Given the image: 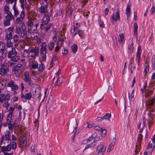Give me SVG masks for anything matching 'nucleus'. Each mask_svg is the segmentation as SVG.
<instances>
[{
	"label": "nucleus",
	"mask_w": 155,
	"mask_h": 155,
	"mask_svg": "<svg viewBox=\"0 0 155 155\" xmlns=\"http://www.w3.org/2000/svg\"><path fill=\"white\" fill-rule=\"evenodd\" d=\"M134 35H136L137 34L138 29V25L136 23H134Z\"/></svg>",
	"instance_id": "obj_25"
},
{
	"label": "nucleus",
	"mask_w": 155,
	"mask_h": 155,
	"mask_svg": "<svg viewBox=\"0 0 155 155\" xmlns=\"http://www.w3.org/2000/svg\"><path fill=\"white\" fill-rule=\"evenodd\" d=\"M119 36L120 38H118V41L120 43H121L124 41V36L123 34H120Z\"/></svg>",
	"instance_id": "obj_32"
},
{
	"label": "nucleus",
	"mask_w": 155,
	"mask_h": 155,
	"mask_svg": "<svg viewBox=\"0 0 155 155\" xmlns=\"http://www.w3.org/2000/svg\"><path fill=\"white\" fill-rule=\"evenodd\" d=\"M26 139L25 137L22 139H20L18 140V142L20 143V147L21 148H23L24 147H26L27 144V141H25Z\"/></svg>",
	"instance_id": "obj_8"
},
{
	"label": "nucleus",
	"mask_w": 155,
	"mask_h": 155,
	"mask_svg": "<svg viewBox=\"0 0 155 155\" xmlns=\"http://www.w3.org/2000/svg\"><path fill=\"white\" fill-rule=\"evenodd\" d=\"M25 16V12L24 11H22L20 14V17L21 18H22L23 19Z\"/></svg>",
	"instance_id": "obj_60"
},
{
	"label": "nucleus",
	"mask_w": 155,
	"mask_h": 155,
	"mask_svg": "<svg viewBox=\"0 0 155 155\" xmlns=\"http://www.w3.org/2000/svg\"><path fill=\"white\" fill-rule=\"evenodd\" d=\"M6 50L5 44L2 42H0V52H2V57L4 55L6 56Z\"/></svg>",
	"instance_id": "obj_5"
},
{
	"label": "nucleus",
	"mask_w": 155,
	"mask_h": 155,
	"mask_svg": "<svg viewBox=\"0 0 155 155\" xmlns=\"http://www.w3.org/2000/svg\"><path fill=\"white\" fill-rule=\"evenodd\" d=\"M5 140L8 141H10L11 142L10 139L9 137V135L8 134H5Z\"/></svg>",
	"instance_id": "obj_59"
},
{
	"label": "nucleus",
	"mask_w": 155,
	"mask_h": 155,
	"mask_svg": "<svg viewBox=\"0 0 155 155\" xmlns=\"http://www.w3.org/2000/svg\"><path fill=\"white\" fill-rule=\"evenodd\" d=\"M33 20H29L27 22L28 25L30 27H32L33 25Z\"/></svg>",
	"instance_id": "obj_49"
},
{
	"label": "nucleus",
	"mask_w": 155,
	"mask_h": 155,
	"mask_svg": "<svg viewBox=\"0 0 155 155\" xmlns=\"http://www.w3.org/2000/svg\"><path fill=\"white\" fill-rule=\"evenodd\" d=\"M44 64H39V67L38 68V70L40 71H42L44 70Z\"/></svg>",
	"instance_id": "obj_42"
},
{
	"label": "nucleus",
	"mask_w": 155,
	"mask_h": 155,
	"mask_svg": "<svg viewBox=\"0 0 155 155\" xmlns=\"http://www.w3.org/2000/svg\"><path fill=\"white\" fill-rule=\"evenodd\" d=\"M10 21L5 20L4 22V24L5 26H8L10 25Z\"/></svg>",
	"instance_id": "obj_52"
},
{
	"label": "nucleus",
	"mask_w": 155,
	"mask_h": 155,
	"mask_svg": "<svg viewBox=\"0 0 155 155\" xmlns=\"http://www.w3.org/2000/svg\"><path fill=\"white\" fill-rule=\"evenodd\" d=\"M39 12L41 14L45 13L47 12V5H45L44 6H41L39 8Z\"/></svg>",
	"instance_id": "obj_11"
},
{
	"label": "nucleus",
	"mask_w": 155,
	"mask_h": 155,
	"mask_svg": "<svg viewBox=\"0 0 155 155\" xmlns=\"http://www.w3.org/2000/svg\"><path fill=\"white\" fill-rule=\"evenodd\" d=\"M77 34H78L80 37H81L83 35V33L81 30H78L74 33V36H75Z\"/></svg>",
	"instance_id": "obj_35"
},
{
	"label": "nucleus",
	"mask_w": 155,
	"mask_h": 155,
	"mask_svg": "<svg viewBox=\"0 0 155 155\" xmlns=\"http://www.w3.org/2000/svg\"><path fill=\"white\" fill-rule=\"evenodd\" d=\"M145 64L146 68L144 70V72L145 74H147V71H149V68L148 66V64L147 63H146Z\"/></svg>",
	"instance_id": "obj_46"
},
{
	"label": "nucleus",
	"mask_w": 155,
	"mask_h": 155,
	"mask_svg": "<svg viewBox=\"0 0 155 155\" xmlns=\"http://www.w3.org/2000/svg\"><path fill=\"white\" fill-rule=\"evenodd\" d=\"M7 73V69L5 68H2L0 69V74L4 75Z\"/></svg>",
	"instance_id": "obj_24"
},
{
	"label": "nucleus",
	"mask_w": 155,
	"mask_h": 155,
	"mask_svg": "<svg viewBox=\"0 0 155 155\" xmlns=\"http://www.w3.org/2000/svg\"><path fill=\"white\" fill-rule=\"evenodd\" d=\"M126 101L125 100V98H124V99L121 101L120 104L122 107L124 106L125 109H126Z\"/></svg>",
	"instance_id": "obj_41"
},
{
	"label": "nucleus",
	"mask_w": 155,
	"mask_h": 155,
	"mask_svg": "<svg viewBox=\"0 0 155 155\" xmlns=\"http://www.w3.org/2000/svg\"><path fill=\"white\" fill-rule=\"evenodd\" d=\"M42 24L41 25L40 28L41 29H44V26H45V25H47L48 23L47 22H45L43 21H41Z\"/></svg>",
	"instance_id": "obj_44"
},
{
	"label": "nucleus",
	"mask_w": 155,
	"mask_h": 155,
	"mask_svg": "<svg viewBox=\"0 0 155 155\" xmlns=\"http://www.w3.org/2000/svg\"><path fill=\"white\" fill-rule=\"evenodd\" d=\"M16 31L17 33L18 34H21V37H22L21 36V34H23V30H22V29L21 28V27H18V28H17L16 29Z\"/></svg>",
	"instance_id": "obj_28"
},
{
	"label": "nucleus",
	"mask_w": 155,
	"mask_h": 155,
	"mask_svg": "<svg viewBox=\"0 0 155 155\" xmlns=\"http://www.w3.org/2000/svg\"><path fill=\"white\" fill-rule=\"evenodd\" d=\"M152 67L153 69H155V59H153L152 60Z\"/></svg>",
	"instance_id": "obj_56"
},
{
	"label": "nucleus",
	"mask_w": 155,
	"mask_h": 155,
	"mask_svg": "<svg viewBox=\"0 0 155 155\" xmlns=\"http://www.w3.org/2000/svg\"><path fill=\"white\" fill-rule=\"evenodd\" d=\"M7 86L11 87L13 90H16L18 89V87L16 84H14V82L13 80H11L8 84Z\"/></svg>",
	"instance_id": "obj_9"
},
{
	"label": "nucleus",
	"mask_w": 155,
	"mask_h": 155,
	"mask_svg": "<svg viewBox=\"0 0 155 155\" xmlns=\"http://www.w3.org/2000/svg\"><path fill=\"white\" fill-rule=\"evenodd\" d=\"M12 120V117H11L10 116H9V117H8V115H7V123L8 124L9 123H11Z\"/></svg>",
	"instance_id": "obj_58"
},
{
	"label": "nucleus",
	"mask_w": 155,
	"mask_h": 155,
	"mask_svg": "<svg viewBox=\"0 0 155 155\" xmlns=\"http://www.w3.org/2000/svg\"><path fill=\"white\" fill-rule=\"evenodd\" d=\"M38 66V63L35 61H34L32 64V68L33 69H36Z\"/></svg>",
	"instance_id": "obj_36"
},
{
	"label": "nucleus",
	"mask_w": 155,
	"mask_h": 155,
	"mask_svg": "<svg viewBox=\"0 0 155 155\" xmlns=\"http://www.w3.org/2000/svg\"><path fill=\"white\" fill-rule=\"evenodd\" d=\"M8 128L10 130H11L13 129L12 124L11 123H9L8 124Z\"/></svg>",
	"instance_id": "obj_62"
},
{
	"label": "nucleus",
	"mask_w": 155,
	"mask_h": 155,
	"mask_svg": "<svg viewBox=\"0 0 155 155\" xmlns=\"http://www.w3.org/2000/svg\"><path fill=\"white\" fill-rule=\"evenodd\" d=\"M7 151H10L11 149V147L10 144L8 145L6 147Z\"/></svg>",
	"instance_id": "obj_61"
},
{
	"label": "nucleus",
	"mask_w": 155,
	"mask_h": 155,
	"mask_svg": "<svg viewBox=\"0 0 155 155\" xmlns=\"http://www.w3.org/2000/svg\"><path fill=\"white\" fill-rule=\"evenodd\" d=\"M32 95L31 93H27L25 94L24 98L25 100H30L32 97Z\"/></svg>",
	"instance_id": "obj_27"
},
{
	"label": "nucleus",
	"mask_w": 155,
	"mask_h": 155,
	"mask_svg": "<svg viewBox=\"0 0 155 155\" xmlns=\"http://www.w3.org/2000/svg\"><path fill=\"white\" fill-rule=\"evenodd\" d=\"M104 95L102 94L101 93H97L94 97L95 100H97L94 104L95 105L98 102L101 101L103 99Z\"/></svg>",
	"instance_id": "obj_6"
},
{
	"label": "nucleus",
	"mask_w": 155,
	"mask_h": 155,
	"mask_svg": "<svg viewBox=\"0 0 155 155\" xmlns=\"http://www.w3.org/2000/svg\"><path fill=\"white\" fill-rule=\"evenodd\" d=\"M143 135L142 134H140L137 138V144H139V146H141V142L142 140Z\"/></svg>",
	"instance_id": "obj_15"
},
{
	"label": "nucleus",
	"mask_w": 155,
	"mask_h": 155,
	"mask_svg": "<svg viewBox=\"0 0 155 155\" xmlns=\"http://www.w3.org/2000/svg\"><path fill=\"white\" fill-rule=\"evenodd\" d=\"M40 95V91L39 90H35L33 93V98L35 99L38 98Z\"/></svg>",
	"instance_id": "obj_13"
},
{
	"label": "nucleus",
	"mask_w": 155,
	"mask_h": 155,
	"mask_svg": "<svg viewBox=\"0 0 155 155\" xmlns=\"http://www.w3.org/2000/svg\"><path fill=\"white\" fill-rule=\"evenodd\" d=\"M4 10L5 13H7L9 11V8L8 6L5 5L4 8Z\"/></svg>",
	"instance_id": "obj_54"
},
{
	"label": "nucleus",
	"mask_w": 155,
	"mask_h": 155,
	"mask_svg": "<svg viewBox=\"0 0 155 155\" xmlns=\"http://www.w3.org/2000/svg\"><path fill=\"white\" fill-rule=\"evenodd\" d=\"M153 112H149V113L148 114L149 116L151 118L152 120H153L154 117V114L152 113Z\"/></svg>",
	"instance_id": "obj_50"
},
{
	"label": "nucleus",
	"mask_w": 155,
	"mask_h": 155,
	"mask_svg": "<svg viewBox=\"0 0 155 155\" xmlns=\"http://www.w3.org/2000/svg\"><path fill=\"white\" fill-rule=\"evenodd\" d=\"M104 116L105 117V119H106L107 120H110V118L111 117V114L110 113H107L105 114Z\"/></svg>",
	"instance_id": "obj_39"
},
{
	"label": "nucleus",
	"mask_w": 155,
	"mask_h": 155,
	"mask_svg": "<svg viewBox=\"0 0 155 155\" xmlns=\"http://www.w3.org/2000/svg\"><path fill=\"white\" fill-rule=\"evenodd\" d=\"M38 23H37L35 24V25H34L33 26H32V28H33V31H36L37 30V27L38 26Z\"/></svg>",
	"instance_id": "obj_55"
},
{
	"label": "nucleus",
	"mask_w": 155,
	"mask_h": 155,
	"mask_svg": "<svg viewBox=\"0 0 155 155\" xmlns=\"http://www.w3.org/2000/svg\"><path fill=\"white\" fill-rule=\"evenodd\" d=\"M77 49L78 47L77 45L74 44L73 46L72 47V51H73L74 54L76 52Z\"/></svg>",
	"instance_id": "obj_33"
},
{
	"label": "nucleus",
	"mask_w": 155,
	"mask_h": 155,
	"mask_svg": "<svg viewBox=\"0 0 155 155\" xmlns=\"http://www.w3.org/2000/svg\"><path fill=\"white\" fill-rule=\"evenodd\" d=\"M75 25H76V26H74V28H73V30H74V32L76 30H77V29L78 28H79V27H80V25H78V23H76L75 24Z\"/></svg>",
	"instance_id": "obj_57"
},
{
	"label": "nucleus",
	"mask_w": 155,
	"mask_h": 155,
	"mask_svg": "<svg viewBox=\"0 0 155 155\" xmlns=\"http://www.w3.org/2000/svg\"><path fill=\"white\" fill-rule=\"evenodd\" d=\"M41 48L40 50V53L45 52L46 53L47 49L46 48L47 45L45 42H43L41 43Z\"/></svg>",
	"instance_id": "obj_10"
},
{
	"label": "nucleus",
	"mask_w": 155,
	"mask_h": 155,
	"mask_svg": "<svg viewBox=\"0 0 155 155\" xmlns=\"http://www.w3.org/2000/svg\"><path fill=\"white\" fill-rule=\"evenodd\" d=\"M21 68L17 66L14 67V70L15 74L16 75H19L21 72Z\"/></svg>",
	"instance_id": "obj_14"
},
{
	"label": "nucleus",
	"mask_w": 155,
	"mask_h": 155,
	"mask_svg": "<svg viewBox=\"0 0 155 155\" xmlns=\"http://www.w3.org/2000/svg\"><path fill=\"white\" fill-rule=\"evenodd\" d=\"M40 54L42 55V61H45L46 58V55L45 54L46 53H45V52H44L42 53H40Z\"/></svg>",
	"instance_id": "obj_38"
},
{
	"label": "nucleus",
	"mask_w": 155,
	"mask_h": 155,
	"mask_svg": "<svg viewBox=\"0 0 155 155\" xmlns=\"http://www.w3.org/2000/svg\"><path fill=\"white\" fill-rule=\"evenodd\" d=\"M30 51L32 53L31 57L33 58H35L37 56H38L39 54V48L37 46H36L35 49H31Z\"/></svg>",
	"instance_id": "obj_4"
},
{
	"label": "nucleus",
	"mask_w": 155,
	"mask_h": 155,
	"mask_svg": "<svg viewBox=\"0 0 155 155\" xmlns=\"http://www.w3.org/2000/svg\"><path fill=\"white\" fill-rule=\"evenodd\" d=\"M10 95L9 94H7L5 96L4 94H2L0 95V102L2 103L4 101H8L10 100Z\"/></svg>",
	"instance_id": "obj_7"
},
{
	"label": "nucleus",
	"mask_w": 155,
	"mask_h": 155,
	"mask_svg": "<svg viewBox=\"0 0 155 155\" xmlns=\"http://www.w3.org/2000/svg\"><path fill=\"white\" fill-rule=\"evenodd\" d=\"M5 32L6 35L5 37V39L7 41V46L8 47H11L13 45L12 44L16 43L18 40L19 37L17 35H15L12 37V33H14V28L9 27L6 29Z\"/></svg>",
	"instance_id": "obj_1"
},
{
	"label": "nucleus",
	"mask_w": 155,
	"mask_h": 155,
	"mask_svg": "<svg viewBox=\"0 0 155 155\" xmlns=\"http://www.w3.org/2000/svg\"><path fill=\"white\" fill-rule=\"evenodd\" d=\"M126 12L127 17H129L130 15V5H128L126 9Z\"/></svg>",
	"instance_id": "obj_22"
},
{
	"label": "nucleus",
	"mask_w": 155,
	"mask_h": 155,
	"mask_svg": "<svg viewBox=\"0 0 155 155\" xmlns=\"http://www.w3.org/2000/svg\"><path fill=\"white\" fill-rule=\"evenodd\" d=\"M24 54L26 55V56L28 57L30 54L29 51L28 49H25L24 50Z\"/></svg>",
	"instance_id": "obj_47"
},
{
	"label": "nucleus",
	"mask_w": 155,
	"mask_h": 155,
	"mask_svg": "<svg viewBox=\"0 0 155 155\" xmlns=\"http://www.w3.org/2000/svg\"><path fill=\"white\" fill-rule=\"evenodd\" d=\"M6 20H8L9 21H11L14 18L13 16L6 15L5 17Z\"/></svg>",
	"instance_id": "obj_45"
},
{
	"label": "nucleus",
	"mask_w": 155,
	"mask_h": 155,
	"mask_svg": "<svg viewBox=\"0 0 155 155\" xmlns=\"http://www.w3.org/2000/svg\"><path fill=\"white\" fill-rule=\"evenodd\" d=\"M63 79H64V78L63 77L59 78L56 82L57 85H58L62 84L63 82Z\"/></svg>",
	"instance_id": "obj_29"
},
{
	"label": "nucleus",
	"mask_w": 155,
	"mask_h": 155,
	"mask_svg": "<svg viewBox=\"0 0 155 155\" xmlns=\"http://www.w3.org/2000/svg\"><path fill=\"white\" fill-rule=\"evenodd\" d=\"M97 149L98 151H100L101 150H104L105 148H104V147L101 144L97 146Z\"/></svg>",
	"instance_id": "obj_40"
},
{
	"label": "nucleus",
	"mask_w": 155,
	"mask_h": 155,
	"mask_svg": "<svg viewBox=\"0 0 155 155\" xmlns=\"http://www.w3.org/2000/svg\"><path fill=\"white\" fill-rule=\"evenodd\" d=\"M151 14L153 15V13H155V7H152L151 9Z\"/></svg>",
	"instance_id": "obj_64"
},
{
	"label": "nucleus",
	"mask_w": 155,
	"mask_h": 155,
	"mask_svg": "<svg viewBox=\"0 0 155 155\" xmlns=\"http://www.w3.org/2000/svg\"><path fill=\"white\" fill-rule=\"evenodd\" d=\"M22 18L20 17L17 18L15 21V23L17 25H21V27L23 32V34H21V36L23 37L25 35H26L27 34V31L26 30L25 25L24 22L22 21L23 20Z\"/></svg>",
	"instance_id": "obj_2"
},
{
	"label": "nucleus",
	"mask_w": 155,
	"mask_h": 155,
	"mask_svg": "<svg viewBox=\"0 0 155 155\" xmlns=\"http://www.w3.org/2000/svg\"><path fill=\"white\" fill-rule=\"evenodd\" d=\"M1 151L2 152L4 153L5 151H7L6 147L4 146L2 147Z\"/></svg>",
	"instance_id": "obj_63"
},
{
	"label": "nucleus",
	"mask_w": 155,
	"mask_h": 155,
	"mask_svg": "<svg viewBox=\"0 0 155 155\" xmlns=\"http://www.w3.org/2000/svg\"><path fill=\"white\" fill-rule=\"evenodd\" d=\"M133 42L129 46L128 52L130 54L132 53L133 52V51L134 47H133Z\"/></svg>",
	"instance_id": "obj_30"
},
{
	"label": "nucleus",
	"mask_w": 155,
	"mask_h": 155,
	"mask_svg": "<svg viewBox=\"0 0 155 155\" xmlns=\"http://www.w3.org/2000/svg\"><path fill=\"white\" fill-rule=\"evenodd\" d=\"M41 20L42 21H44L47 22L48 23L50 20V18L48 17L44 16Z\"/></svg>",
	"instance_id": "obj_43"
},
{
	"label": "nucleus",
	"mask_w": 155,
	"mask_h": 155,
	"mask_svg": "<svg viewBox=\"0 0 155 155\" xmlns=\"http://www.w3.org/2000/svg\"><path fill=\"white\" fill-rule=\"evenodd\" d=\"M12 147L13 149H15L16 148L17 143L14 142L12 141Z\"/></svg>",
	"instance_id": "obj_48"
},
{
	"label": "nucleus",
	"mask_w": 155,
	"mask_h": 155,
	"mask_svg": "<svg viewBox=\"0 0 155 155\" xmlns=\"http://www.w3.org/2000/svg\"><path fill=\"white\" fill-rule=\"evenodd\" d=\"M52 25V24H49L46 26H44V29H41L43 30L46 32L48 31L49 29L51 28V27Z\"/></svg>",
	"instance_id": "obj_26"
},
{
	"label": "nucleus",
	"mask_w": 155,
	"mask_h": 155,
	"mask_svg": "<svg viewBox=\"0 0 155 155\" xmlns=\"http://www.w3.org/2000/svg\"><path fill=\"white\" fill-rule=\"evenodd\" d=\"M11 58H12V60L14 62H16L20 59V57L16 55L12 56Z\"/></svg>",
	"instance_id": "obj_23"
},
{
	"label": "nucleus",
	"mask_w": 155,
	"mask_h": 155,
	"mask_svg": "<svg viewBox=\"0 0 155 155\" xmlns=\"http://www.w3.org/2000/svg\"><path fill=\"white\" fill-rule=\"evenodd\" d=\"M116 18L115 21H117L118 19H119L120 18V14L118 12H117L115 15Z\"/></svg>",
	"instance_id": "obj_51"
},
{
	"label": "nucleus",
	"mask_w": 155,
	"mask_h": 155,
	"mask_svg": "<svg viewBox=\"0 0 155 155\" xmlns=\"http://www.w3.org/2000/svg\"><path fill=\"white\" fill-rule=\"evenodd\" d=\"M115 140H114V142L113 143H111L110 144V145H109V146L108 148V150H107L108 152H110L113 149V148L114 147V145L115 144Z\"/></svg>",
	"instance_id": "obj_31"
},
{
	"label": "nucleus",
	"mask_w": 155,
	"mask_h": 155,
	"mask_svg": "<svg viewBox=\"0 0 155 155\" xmlns=\"http://www.w3.org/2000/svg\"><path fill=\"white\" fill-rule=\"evenodd\" d=\"M143 127L142 128L140 129V130L139 131V133H141L142 132L143 130L144 129V127L146 126L145 121V120H143Z\"/></svg>",
	"instance_id": "obj_53"
},
{
	"label": "nucleus",
	"mask_w": 155,
	"mask_h": 155,
	"mask_svg": "<svg viewBox=\"0 0 155 155\" xmlns=\"http://www.w3.org/2000/svg\"><path fill=\"white\" fill-rule=\"evenodd\" d=\"M17 54L15 48L14 47H13L12 49V50L9 51L8 54V57L11 58L12 55H15Z\"/></svg>",
	"instance_id": "obj_12"
},
{
	"label": "nucleus",
	"mask_w": 155,
	"mask_h": 155,
	"mask_svg": "<svg viewBox=\"0 0 155 155\" xmlns=\"http://www.w3.org/2000/svg\"><path fill=\"white\" fill-rule=\"evenodd\" d=\"M16 2H15L13 6V9L15 15L17 16L19 14V12L18 10L16 8Z\"/></svg>",
	"instance_id": "obj_21"
},
{
	"label": "nucleus",
	"mask_w": 155,
	"mask_h": 155,
	"mask_svg": "<svg viewBox=\"0 0 155 155\" xmlns=\"http://www.w3.org/2000/svg\"><path fill=\"white\" fill-rule=\"evenodd\" d=\"M24 76L25 78L24 80L25 82H27L29 80H31V78L29 76V73L28 71H26L24 74Z\"/></svg>",
	"instance_id": "obj_16"
},
{
	"label": "nucleus",
	"mask_w": 155,
	"mask_h": 155,
	"mask_svg": "<svg viewBox=\"0 0 155 155\" xmlns=\"http://www.w3.org/2000/svg\"><path fill=\"white\" fill-rule=\"evenodd\" d=\"M74 123L75 124L74 125H73V126H72L71 128V131L72 133L73 132L74 130L77 129L78 127V122L76 120H75Z\"/></svg>",
	"instance_id": "obj_20"
},
{
	"label": "nucleus",
	"mask_w": 155,
	"mask_h": 155,
	"mask_svg": "<svg viewBox=\"0 0 155 155\" xmlns=\"http://www.w3.org/2000/svg\"><path fill=\"white\" fill-rule=\"evenodd\" d=\"M141 148V146H139V144H137L136 146V149L135 150V152L137 154H138L139 151V150Z\"/></svg>",
	"instance_id": "obj_37"
},
{
	"label": "nucleus",
	"mask_w": 155,
	"mask_h": 155,
	"mask_svg": "<svg viewBox=\"0 0 155 155\" xmlns=\"http://www.w3.org/2000/svg\"><path fill=\"white\" fill-rule=\"evenodd\" d=\"M15 109V107H10L8 111L9 112V113L8 114V117L10 116L11 117H12V114L13 113Z\"/></svg>",
	"instance_id": "obj_19"
},
{
	"label": "nucleus",
	"mask_w": 155,
	"mask_h": 155,
	"mask_svg": "<svg viewBox=\"0 0 155 155\" xmlns=\"http://www.w3.org/2000/svg\"><path fill=\"white\" fill-rule=\"evenodd\" d=\"M147 109L149 112H153L155 110V106H151L148 104L146 105Z\"/></svg>",
	"instance_id": "obj_17"
},
{
	"label": "nucleus",
	"mask_w": 155,
	"mask_h": 155,
	"mask_svg": "<svg viewBox=\"0 0 155 155\" xmlns=\"http://www.w3.org/2000/svg\"><path fill=\"white\" fill-rule=\"evenodd\" d=\"M154 147H154V146L153 147L152 146V144H150V143L148 145L147 149V150H148L149 152L150 153H152L154 150Z\"/></svg>",
	"instance_id": "obj_18"
},
{
	"label": "nucleus",
	"mask_w": 155,
	"mask_h": 155,
	"mask_svg": "<svg viewBox=\"0 0 155 155\" xmlns=\"http://www.w3.org/2000/svg\"><path fill=\"white\" fill-rule=\"evenodd\" d=\"M54 42H51L48 45V48L50 51H52L54 48Z\"/></svg>",
	"instance_id": "obj_34"
},
{
	"label": "nucleus",
	"mask_w": 155,
	"mask_h": 155,
	"mask_svg": "<svg viewBox=\"0 0 155 155\" xmlns=\"http://www.w3.org/2000/svg\"><path fill=\"white\" fill-rule=\"evenodd\" d=\"M95 147V144L93 143H91L90 144L85 146V148L83 151H85L87 153L91 154L93 151Z\"/></svg>",
	"instance_id": "obj_3"
}]
</instances>
